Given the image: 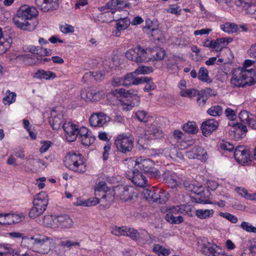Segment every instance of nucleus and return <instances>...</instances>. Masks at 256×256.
Segmentation results:
<instances>
[{"instance_id":"obj_26","label":"nucleus","mask_w":256,"mask_h":256,"mask_svg":"<svg viewBox=\"0 0 256 256\" xmlns=\"http://www.w3.org/2000/svg\"><path fill=\"white\" fill-rule=\"evenodd\" d=\"M144 136L148 140L158 138L162 136V131L155 125L152 124L146 130Z\"/></svg>"},{"instance_id":"obj_37","label":"nucleus","mask_w":256,"mask_h":256,"mask_svg":"<svg viewBox=\"0 0 256 256\" xmlns=\"http://www.w3.org/2000/svg\"><path fill=\"white\" fill-rule=\"evenodd\" d=\"M236 192L242 196L250 200H256V192L250 194L244 188H237Z\"/></svg>"},{"instance_id":"obj_35","label":"nucleus","mask_w":256,"mask_h":256,"mask_svg":"<svg viewBox=\"0 0 256 256\" xmlns=\"http://www.w3.org/2000/svg\"><path fill=\"white\" fill-rule=\"evenodd\" d=\"M184 132L190 134H195L198 132V128L194 122H189L183 126Z\"/></svg>"},{"instance_id":"obj_8","label":"nucleus","mask_w":256,"mask_h":256,"mask_svg":"<svg viewBox=\"0 0 256 256\" xmlns=\"http://www.w3.org/2000/svg\"><path fill=\"white\" fill-rule=\"evenodd\" d=\"M134 138L130 134H119L115 140L114 144L120 152L126 154L132 150L134 147Z\"/></svg>"},{"instance_id":"obj_24","label":"nucleus","mask_w":256,"mask_h":256,"mask_svg":"<svg viewBox=\"0 0 256 256\" xmlns=\"http://www.w3.org/2000/svg\"><path fill=\"white\" fill-rule=\"evenodd\" d=\"M51 115L52 116L49 120L50 124L53 130H58L60 128L62 124H64L63 114L61 113H58L56 114V112L53 111Z\"/></svg>"},{"instance_id":"obj_3","label":"nucleus","mask_w":256,"mask_h":256,"mask_svg":"<svg viewBox=\"0 0 256 256\" xmlns=\"http://www.w3.org/2000/svg\"><path fill=\"white\" fill-rule=\"evenodd\" d=\"M32 244L33 250L40 254H47L52 248V239L44 235H36L28 238Z\"/></svg>"},{"instance_id":"obj_31","label":"nucleus","mask_w":256,"mask_h":256,"mask_svg":"<svg viewBox=\"0 0 256 256\" xmlns=\"http://www.w3.org/2000/svg\"><path fill=\"white\" fill-rule=\"evenodd\" d=\"M213 210L198 209L196 211V215L200 219H206L214 215Z\"/></svg>"},{"instance_id":"obj_64","label":"nucleus","mask_w":256,"mask_h":256,"mask_svg":"<svg viewBox=\"0 0 256 256\" xmlns=\"http://www.w3.org/2000/svg\"><path fill=\"white\" fill-rule=\"evenodd\" d=\"M248 54L250 58H256V43L250 46L248 50Z\"/></svg>"},{"instance_id":"obj_43","label":"nucleus","mask_w":256,"mask_h":256,"mask_svg":"<svg viewBox=\"0 0 256 256\" xmlns=\"http://www.w3.org/2000/svg\"><path fill=\"white\" fill-rule=\"evenodd\" d=\"M182 182V185L190 192L196 193L198 189V186L191 183L190 180H180Z\"/></svg>"},{"instance_id":"obj_1","label":"nucleus","mask_w":256,"mask_h":256,"mask_svg":"<svg viewBox=\"0 0 256 256\" xmlns=\"http://www.w3.org/2000/svg\"><path fill=\"white\" fill-rule=\"evenodd\" d=\"M38 14V12L34 6L23 5L18 10L16 16L13 18V22L17 27L22 30H32L35 28V26L31 27L26 20L32 19L37 16Z\"/></svg>"},{"instance_id":"obj_16","label":"nucleus","mask_w":256,"mask_h":256,"mask_svg":"<svg viewBox=\"0 0 256 256\" xmlns=\"http://www.w3.org/2000/svg\"><path fill=\"white\" fill-rule=\"evenodd\" d=\"M234 157L238 163L244 164L250 160L249 151L243 146H237L234 150Z\"/></svg>"},{"instance_id":"obj_47","label":"nucleus","mask_w":256,"mask_h":256,"mask_svg":"<svg viewBox=\"0 0 256 256\" xmlns=\"http://www.w3.org/2000/svg\"><path fill=\"white\" fill-rule=\"evenodd\" d=\"M152 67L141 66L136 68L134 72L135 76L140 74H145L152 72Z\"/></svg>"},{"instance_id":"obj_30","label":"nucleus","mask_w":256,"mask_h":256,"mask_svg":"<svg viewBox=\"0 0 256 256\" xmlns=\"http://www.w3.org/2000/svg\"><path fill=\"white\" fill-rule=\"evenodd\" d=\"M56 220H57V216H45L43 218L42 224L46 226L56 228L57 225V222H56Z\"/></svg>"},{"instance_id":"obj_42","label":"nucleus","mask_w":256,"mask_h":256,"mask_svg":"<svg viewBox=\"0 0 256 256\" xmlns=\"http://www.w3.org/2000/svg\"><path fill=\"white\" fill-rule=\"evenodd\" d=\"M207 112L213 116H220L223 112L222 108L219 105L212 106L208 110Z\"/></svg>"},{"instance_id":"obj_20","label":"nucleus","mask_w":256,"mask_h":256,"mask_svg":"<svg viewBox=\"0 0 256 256\" xmlns=\"http://www.w3.org/2000/svg\"><path fill=\"white\" fill-rule=\"evenodd\" d=\"M218 122L212 119L208 120L204 122L201 126L202 134L204 136L210 134L218 127Z\"/></svg>"},{"instance_id":"obj_32","label":"nucleus","mask_w":256,"mask_h":256,"mask_svg":"<svg viewBox=\"0 0 256 256\" xmlns=\"http://www.w3.org/2000/svg\"><path fill=\"white\" fill-rule=\"evenodd\" d=\"M220 28L224 32L228 34L234 33L238 30V26L236 24L232 22H226L220 26Z\"/></svg>"},{"instance_id":"obj_41","label":"nucleus","mask_w":256,"mask_h":256,"mask_svg":"<svg viewBox=\"0 0 256 256\" xmlns=\"http://www.w3.org/2000/svg\"><path fill=\"white\" fill-rule=\"evenodd\" d=\"M134 90H126L124 88H120L115 90L112 92L114 95H118L125 98H129L132 94H134L132 92Z\"/></svg>"},{"instance_id":"obj_21","label":"nucleus","mask_w":256,"mask_h":256,"mask_svg":"<svg viewBox=\"0 0 256 256\" xmlns=\"http://www.w3.org/2000/svg\"><path fill=\"white\" fill-rule=\"evenodd\" d=\"M81 98L86 101H98L100 99L101 94L96 90L83 89L80 92Z\"/></svg>"},{"instance_id":"obj_45","label":"nucleus","mask_w":256,"mask_h":256,"mask_svg":"<svg viewBox=\"0 0 256 256\" xmlns=\"http://www.w3.org/2000/svg\"><path fill=\"white\" fill-rule=\"evenodd\" d=\"M198 97L196 102L199 106H203L206 103L208 98L206 94V90H202L198 93Z\"/></svg>"},{"instance_id":"obj_28","label":"nucleus","mask_w":256,"mask_h":256,"mask_svg":"<svg viewBox=\"0 0 256 256\" xmlns=\"http://www.w3.org/2000/svg\"><path fill=\"white\" fill-rule=\"evenodd\" d=\"M18 252L17 249L10 244H0V256H14L17 254Z\"/></svg>"},{"instance_id":"obj_11","label":"nucleus","mask_w":256,"mask_h":256,"mask_svg":"<svg viewBox=\"0 0 256 256\" xmlns=\"http://www.w3.org/2000/svg\"><path fill=\"white\" fill-rule=\"evenodd\" d=\"M62 127L65 132L66 139L70 142H74L77 137L80 136V128L72 122H66L63 124Z\"/></svg>"},{"instance_id":"obj_46","label":"nucleus","mask_w":256,"mask_h":256,"mask_svg":"<svg viewBox=\"0 0 256 256\" xmlns=\"http://www.w3.org/2000/svg\"><path fill=\"white\" fill-rule=\"evenodd\" d=\"M16 98V94L14 92H10V90L6 91V96L3 98L4 104H10L14 102Z\"/></svg>"},{"instance_id":"obj_9","label":"nucleus","mask_w":256,"mask_h":256,"mask_svg":"<svg viewBox=\"0 0 256 256\" xmlns=\"http://www.w3.org/2000/svg\"><path fill=\"white\" fill-rule=\"evenodd\" d=\"M126 58L136 63H143L150 60L147 58L146 50L140 46L130 49L126 53Z\"/></svg>"},{"instance_id":"obj_62","label":"nucleus","mask_w":256,"mask_h":256,"mask_svg":"<svg viewBox=\"0 0 256 256\" xmlns=\"http://www.w3.org/2000/svg\"><path fill=\"white\" fill-rule=\"evenodd\" d=\"M60 28V31L65 34L72 33L74 32V26L68 24H65L64 25L61 26Z\"/></svg>"},{"instance_id":"obj_63","label":"nucleus","mask_w":256,"mask_h":256,"mask_svg":"<svg viewBox=\"0 0 256 256\" xmlns=\"http://www.w3.org/2000/svg\"><path fill=\"white\" fill-rule=\"evenodd\" d=\"M112 84L114 86H126V82H124V78H114L112 82Z\"/></svg>"},{"instance_id":"obj_56","label":"nucleus","mask_w":256,"mask_h":256,"mask_svg":"<svg viewBox=\"0 0 256 256\" xmlns=\"http://www.w3.org/2000/svg\"><path fill=\"white\" fill-rule=\"evenodd\" d=\"M215 45H216V50H220L223 48L225 47L227 44V42H226V39L224 38H218L214 40Z\"/></svg>"},{"instance_id":"obj_2","label":"nucleus","mask_w":256,"mask_h":256,"mask_svg":"<svg viewBox=\"0 0 256 256\" xmlns=\"http://www.w3.org/2000/svg\"><path fill=\"white\" fill-rule=\"evenodd\" d=\"M256 82V74L254 70L245 68L236 70L230 80L231 84L234 87H244L253 85Z\"/></svg>"},{"instance_id":"obj_55","label":"nucleus","mask_w":256,"mask_h":256,"mask_svg":"<svg viewBox=\"0 0 256 256\" xmlns=\"http://www.w3.org/2000/svg\"><path fill=\"white\" fill-rule=\"evenodd\" d=\"M240 227L245 231L248 232L256 233V228L250 223L246 222H242Z\"/></svg>"},{"instance_id":"obj_14","label":"nucleus","mask_w":256,"mask_h":256,"mask_svg":"<svg viewBox=\"0 0 256 256\" xmlns=\"http://www.w3.org/2000/svg\"><path fill=\"white\" fill-rule=\"evenodd\" d=\"M128 172L129 174H127L129 176V179H130L136 186L143 187L146 186L147 180L142 172L135 168L132 172Z\"/></svg>"},{"instance_id":"obj_49","label":"nucleus","mask_w":256,"mask_h":256,"mask_svg":"<svg viewBox=\"0 0 256 256\" xmlns=\"http://www.w3.org/2000/svg\"><path fill=\"white\" fill-rule=\"evenodd\" d=\"M192 206L191 205H180V213L184 215H187L188 216H192Z\"/></svg>"},{"instance_id":"obj_7","label":"nucleus","mask_w":256,"mask_h":256,"mask_svg":"<svg viewBox=\"0 0 256 256\" xmlns=\"http://www.w3.org/2000/svg\"><path fill=\"white\" fill-rule=\"evenodd\" d=\"M144 194L146 198L150 202L162 204L168 199V194L166 191L156 187L144 190Z\"/></svg>"},{"instance_id":"obj_15","label":"nucleus","mask_w":256,"mask_h":256,"mask_svg":"<svg viewBox=\"0 0 256 256\" xmlns=\"http://www.w3.org/2000/svg\"><path fill=\"white\" fill-rule=\"evenodd\" d=\"M79 132L78 138L82 144L85 146H90L96 140L95 136L86 128L84 126L80 128Z\"/></svg>"},{"instance_id":"obj_33","label":"nucleus","mask_w":256,"mask_h":256,"mask_svg":"<svg viewBox=\"0 0 256 256\" xmlns=\"http://www.w3.org/2000/svg\"><path fill=\"white\" fill-rule=\"evenodd\" d=\"M124 4V1L119 0H111L106 4L108 9H110L112 13L121 8L120 5Z\"/></svg>"},{"instance_id":"obj_6","label":"nucleus","mask_w":256,"mask_h":256,"mask_svg":"<svg viewBox=\"0 0 256 256\" xmlns=\"http://www.w3.org/2000/svg\"><path fill=\"white\" fill-rule=\"evenodd\" d=\"M135 168L144 171V173L153 178H156L160 175V172L154 167L153 162L149 158H138L136 162Z\"/></svg>"},{"instance_id":"obj_57","label":"nucleus","mask_w":256,"mask_h":256,"mask_svg":"<svg viewBox=\"0 0 256 256\" xmlns=\"http://www.w3.org/2000/svg\"><path fill=\"white\" fill-rule=\"evenodd\" d=\"M132 94H132L130 98H132V100L130 101V102L131 104V106L134 107L139 105L140 100L136 90H134Z\"/></svg>"},{"instance_id":"obj_61","label":"nucleus","mask_w":256,"mask_h":256,"mask_svg":"<svg viewBox=\"0 0 256 256\" xmlns=\"http://www.w3.org/2000/svg\"><path fill=\"white\" fill-rule=\"evenodd\" d=\"M134 75V73L133 72L132 73L127 74L124 77V82H126V84H127L126 86H128L133 84Z\"/></svg>"},{"instance_id":"obj_22","label":"nucleus","mask_w":256,"mask_h":256,"mask_svg":"<svg viewBox=\"0 0 256 256\" xmlns=\"http://www.w3.org/2000/svg\"><path fill=\"white\" fill-rule=\"evenodd\" d=\"M119 195L121 200L128 201L132 199L133 196H136L134 188L132 186H122L119 188Z\"/></svg>"},{"instance_id":"obj_27","label":"nucleus","mask_w":256,"mask_h":256,"mask_svg":"<svg viewBox=\"0 0 256 256\" xmlns=\"http://www.w3.org/2000/svg\"><path fill=\"white\" fill-rule=\"evenodd\" d=\"M156 238L144 230H142L140 232V236L138 240V242L140 244H152Z\"/></svg>"},{"instance_id":"obj_50","label":"nucleus","mask_w":256,"mask_h":256,"mask_svg":"<svg viewBox=\"0 0 256 256\" xmlns=\"http://www.w3.org/2000/svg\"><path fill=\"white\" fill-rule=\"evenodd\" d=\"M153 251L158 254H162L163 256H168L170 253L168 250L164 248L160 244H154L153 248Z\"/></svg>"},{"instance_id":"obj_17","label":"nucleus","mask_w":256,"mask_h":256,"mask_svg":"<svg viewBox=\"0 0 256 256\" xmlns=\"http://www.w3.org/2000/svg\"><path fill=\"white\" fill-rule=\"evenodd\" d=\"M186 156L190 159L197 158L205 161L207 158L206 151L200 146H194L190 150L186 152Z\"/></svg>"},{"instance_id":"obj_13","label":"nucleus","mask_w":256,"mask_h":256,"mask_svg":"<svg viewBox=\"0 0 256 256\" xmlns=\"http://www.w3.org/2000/svg\"><path fill=\"white\" fill-rule=\"evenodd\" d=\"M38 8L44 12L53 10L59 6L58 0H35Z\"/></svg>"},{"instance_id":"obj_39","label":"nucleus","mask_w":256,"mask_h":256,"mask_svg":"<svg viewBox=\"0 0 256 256\" xmlns=\"http://www.w3.org/2000/svg\"><path fill=\"white\" fill-rule=\"evenodd\" d=\"M19 58L26 65H31L37 62L34 56L32 54L22 55L19 57Z\"/></svg>"},{"instance_id":"obj_12","label":"nucleus","mask_w":256,"mask_h":256,"mask_svg":"<svg viewBox=\"0 0 256 256\" xmlns=\"http://www.w3.org/2000/svg\"><path fill=\"white\" fill-rule=\"evenodd\" d=\"M110 121V118L102 112L93 114L89 119L90 124L94 127L104 126Z\"/></svg>"},{"instance_id":"obj_18","label":"nucleus","mask_w":256,"mask_h":256,"mask_svg":"<svg viewBox=\"0 0 256 256\" xmlns=\"http://www.w3.org/2000/svg\"><path fill=\"white\" fill-rule=\"evenodd\" d=\"M163 178L164 183L169 188H175L182 186V182L179 178L172 172H164Z\"/></svg>"},{"instance_id":"obj_60","label":"nucleus","mask_w":256,"mask_h":256,"mask_svg":"<svg viewBox=\"0 0 256 256\" xmlns=\"http://www.w3.org/2000/svg\"><path fill=\"white\" fill-rule=\"evenodd\" d=\"M239 118L242 122L246 123L248 124L249 120L250 119L249 117L248 112L246 110L241 111L239 114Z\"/></svg>"},{"instance_id":"obj_23","label":"nucleus","mask_w":256,"mask_h":256,"mask_svg":"<svg viewBox=\"0 0 256 256\" xmlns=\"http://www.w3.org/2000/svg\"><path fill=\"white\" fill-rule=\"evenodd\" d=\"M48 204V197L44 192H41L35 196L33 200L34 206L42 209L44 211Z\"/></svg>"},{"instance_id":"obj_54","label":"nucleus","mask_w":256,"mask_h":256,"mask_svg":"<svg viewBox=\"0 0 256 256\" xmlns=\"http://www.w3.org/2000/svg\"><path fill=\"white\" fill-rule=\"evenodd\" d=\"M60 244L62 246L66 247L69 249L72 247H79L80 246V243L79 242H74L72 240L61 241L60 242Z\"/></svg>"},{"instance_id":"obj_5","label":"nucleus","mask_w":256,"mask_h":256,"mask_svg":"<svg viewBox=\"0 0 256 256\" xmlns=\"http://www.w3.org/2000/svg\"><path fill=\"white\" fill-rule=\"evenodd\" d=\"M198 244L202 252L206 256H226L223 249L216 244L209 242L206 238L198 239Z\"/></svg>"},{"instance_id":"obj_59","label":"nucleus","mask_w":256,"mask_h":256,"mask_svg":"<svg viewBox=\"0 0 256 256\" xmlns=\"http://www.w3.org/2000/svg\"><path fill=\"white\" fill-rule=\"evenodd\" d=\"M176 158L179 160H182L184 156L182 152L175 147H173L172 153L171 155L172 159H176Z\"/></svg>"},{"instance_id":"obj_44","label":"nucleus","mask_w":256,"mask_h":256,"mask_svg":"<svg viewBox=\"0 0 256 256\" xmlns=\"http://www.w3.org/2000/svg\"><path fill=\"white\" fill-rule=\"evenodd\" d=\"M130 24V20L128 18H120L116 26L118 28L122 30L126 29Z\"/></svg>"},{"instance_id":"obj_19","label":"nucleus","mask_w":256,"mask_h":256,"mask_svg":"<svg viewBox=\"0 0 256 256\" xmlns=\"http://www.w3.org/2000/svg\"><path fill=\"white\" fill-rule=\"evenodd\" d=\"M56 228H60L63 229L70 228H72L74 222L70 217L67 214H60L57 216Z\"/></svg>"},{"instance_id":"obj_34","label":"nucleus","mask_w":256,"mask_h":256,"mask_svg":"<svg viewBox=\"0 0 256 256\" xmlns=\"http://www.w3.org/2000/svg\"><path fill=\"white\" fill-rule=\"evenodd\" d=\"M165 220L172 224H179L182 223L183 220V218L181 216H176L172 214L168 213L165 216Z\"/></svg>"},{"instance_id":"obj_25","label":"nucleus","mask_w":256,"mask_h":256,"mask_svg":"<svg viewBox=\"0 0 256 256\" xmlns=\"http://www.w3.org/2000/svg\"><path fill=\"white\" fill-rule=\"evenodd\" d=\"M30 52L34 56L36 62L41 60L40 58L43 56H49L52 54V50L46 49L41 46H32L30 48Z\"/></svg>"},{"instance_id":"obj_4","label":"nucleus","mask_w":256,"mask_h":256,"mask_svg":"<svg viewBox=\"0 0 256 256\" xmlns=\"http://www.w3.org/2000/svg\"><path fill=\"white\" fill-rule=\"evenodd\" d=\"M65 166L70 170L78 173H84L86 170L85 165L82 160V155L75 152H69L64 158Z\"/></svg>"},{"instance_id":"obj_38","label":"nucleus","mask_w":256,"mask_h":256,"mask_svg":"<svg viewBox=\"0 0 256 256\" xmlns=\"http://www.w3.org/2000/svg\"><path fill=\"white\" fill-rule=\"evenodd\" d=\"M104 73L102 71L98 72H86L84 76L83 79L86 78L87 79L89 77H92L96 80H102L104 78Z\"/></svg>"},{"instance_id":"obj_51","label":"nucleus","mask_w":256,"mask_h":256,"mask_svg":"<svg viewBox=\"0 0 256 256\" xmlns=\"http://www.w3.org/2000/svg\"><path fill=\"white\" fill-rule=\"evenodd\" d=\"M247 14H254L256 13V0L252 1L250 4L244 8Z\"/></svg>"},{"instance_id":"obj_29","label":"nucleus","mask_w":256,"mask_h":256,"mask_svg":"<svg viewBox=\"0 0 256 256\" xmlns=\"http://www.w3.org/2000/svg\"><path fill=\"white\" fill-rule=\"evenodd\" d=\"M34 76L39 79L53 80L56 77V75L52 72L40 70L35 73Z\"/></svg>"},{"instance_id":"obj_36","label":"nucleus","mask_w":256,"mask_h":256,"mask_svg":"<svg viewBox=\"0 0 256 256\" xmlns=\"http://www.w3.org/2000/svg\"><path fill=\"white\" fill-rule=\"evenodd\" d=\"M12 42L11 38L0 39V54L6 52L10 46Z\"/></svg>"},{"instance_id":"obj_10","label":"nucleus","mask_w":256,"mask_h":256,"mask_svg":"<svg viewBox=\"0 0 256 256\" xmlns=\"http://www.w3.org/2000/svg\"><path fill=\"white\" fill-rule=\"evenodd\" d=\"M112 233L116 236H126L130 237L132 240L138 242L140 232L133 228L126 226L118 227L113 228Z\"/></svg>"},{"instance_id":"obj_48","label":"nucleus","mask_w":256,"mask_h":256,"mask_svg":"<svg viewBox=\"0 0 256 256\" xmlns=\"http://www.w3.org/2000/svg\"><path fill=\"white\" fill-rule=\"evenodd\" d=\"M35 206L31 208L29 212V216L32 218H35L40 215L42 214L44 211Z\"/></svg>"},{"instance_id":"obj_40","label":"nucleus","mask_w":256,"mask_h":256,"mask_svg":"<svg viewBox=\"0 0 256 256\" xmlns=\"http://www.w3.org/2000/svg\"><path fill=\"white\" fill-rule=\"evenodd\" d=\"M198 78L199 80L206 82H210L209 78L208 72L206 68L202 67L200 68L198 74Z\"/></svg>"},{"instance_id":"obj_53","label":"nucleus","mask_w":256,"mask_h":256,"mask_svg":"<svg viewBox=\"0 0 256 256\" xmlns=\"http://www.w3.org/2000/svg\"><path fill=\"white\" fill-rule=\"evenodd\" d=\"M198 92L194 88L188 89V90H182L180 92V96L184 97H192L198 94Z\"/></svg>"},{"instance_id":"obj_58","label":"nucleus","mask_w":256,"mask_h":256,"mask_svg":"<svg viewBox=\"0 0 256 256\" xmlns=\"http://www.w3.org/2000/svg\"><path fill=\"white\" fill-rule=\"evenodd\" d=\"M220 146L222 150L232 152L234 148V146L230 143L223 141L220 144Z\"/></svg>"},{"instance_id":"obj_52","label":"nucleus","mask_w":256,"mask_h":256,"mask_svg":"<svg viewBox=\"0 0 256 256\" xmlns=\"http://www.w3.org/2000/svg\"><path fill=\"white\" fill-rule=\"evenodd\" d=\"M136 116L138 120L141 122H146L148 120V113L144 110H138L136 113Z\"/></svg>"}]
</instances>
